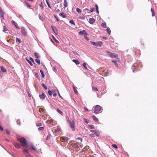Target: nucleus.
<instances>
[{"label": "nucleus", "instance_id": "17", "mask_svg": "<svg viewBox=\"0 0 157 157\" xmlns=\"http://www.w3.org/2000/svg\"><path fill=\"white\" fill-rule=\"evenodd\" d=\"M72 61L75 63L76 65H78L79 64V61L77 59H73Z\"/></svg>", "mask_w": 157, "mask_h": 157}, {"label": "nucleus", "instance_id": "45", "mask_svg": "<svg viewBox=\"0 0 157 157\" xmlns=\"http://www.w3.org/2000/svg\"><path fill=\"white\" fill-rule=\"evenodd\" d=\"M46 3H47V5H48V7L49 8H51V6H50V4H49V3L48 2V0H46Z\"/></svg>", "mask_w": 157, "mask_h": 157}, {"label": "nucleus", "instance_id": "14", "mask_svg": "<svg viewBox=\"0 0 157 157\" xmlns=\"http://www.w3.org/2000/svg\"><path fill=\"white\" fill-rule=\"evenodd\" d=\"M39 97L41 99H44L45 98V95L44 93H43L42 94L39 95Z\"/></svg>", "mask_w": 157, "mask_h": 157}, {"label": "nucleus", "instance_id": "49", "mask_svg": "<svg viewBox=\"0 0 157 157\" xmlns=\"http://www.w3.org/2000/svg\"><path fill=\"white\" fill-rule=\"evenodd\" d=\"M112 62L114 63V64L117 65V66H118V65L117 64V61L116 60H112Z\"/></svg>", "mask_w": 157, "mask_h": 157}, {"label": "nucleus", "instance_id": "19", "mask_svg": "<svg viewBox=\"0 0 157 157\" xmlns=\"http://www.w3.org/2000/svg\"><path fill=\"white\" fill-rule=\"evenodd\" d=\"M25 59L27 61V62L28 63L30 64V66H33V64L32 63V62H31L27 58H26Z\"/></svg>", "mask_w": 157, "mask_h": 157}, {"label": "nucleus", "instance_id": "18", "mask_svg": "<svg viewBox=\"0 0 157 157\" xmlns=\"http://www.w3.org/2000/svg\"><path fill=\"white\" fill-rule=\"evenodd\" d=\"M8 31V29L6 28V27L5 26L3 27V32L6 33H8L7 32Z\"/></svg>", "mask_w": 157, "mask_h": 157}, {"label": "nucleus", "instance_id": "40", "mask_svg": "<svg viewBox=\"0 0 157 157\" xmlns=\"http://www.w3.org/2000/svg\"><path fill=\"white\" fill-rule=\"evenodd\" d=\"M69 22L71 24H73L74 25H75V23L74 22V21H73V20H71L69 21Z\"/></svg>", "mask_w": 157, "mask_h": 157}, {"label": "nucleus", "instance_id": "4", "mask_svg": "<svg viewBox=\"0 0 157 157\" xmlns=\"http://www.w3.org/2000/svg\"><path fill=\"white\" fill-rule=\"evenodd\" d=\"M90 42L94 45L96 46H101L103 44L102 42L101 41H98L97 42H94L90 41Z\"/></svg>", "mask_w": 157, "mask_h": 157}, {"label": "nucleus", "instance_id": "25", "mask_svg": "<svg viewBox=\"0 0 157 157\" xmlns=\"http://www.w3.org/2000/svg\"><path fill=\"white\" fill-rule=\"evenodd\" d=\"M101 26L103 28H106L107 27L106 25V23L105 22L102 23L101 24Z\"/></svg>", "mask_w": 157, "mask_h": 157}, {"label": "nucleus", "instance_id": "37", "mask_svg": "<svg viewBox=\"0 0 157 157\" xmlns=\"http://www.w3.org/2000/svg\"><path fill=\"white\" fill-rule=\"evenodd\" d=\"M23 152L26 155L28 154V151L25 149L23 150Z\"/></svg>", "mask_w": 157, "mask_h": 157}, {"label": "nucleus", "instance_id": "48", "mask_svg": "<svg viewBox=\"0 0 157 157\" xmlns=\"http://www.w3.org/2000/svg\"><path fill=\"white\" fill-rule=\"evenodd\" d=\"M29 60H30V61L32 62V63H35L34 61L32 58L30 57L29 58Z\"/></svg>", "mask_w": 157, "mask_h": 157}, {"label": "nucleus", "instance_id": "46", "mask_svg": "<svg viewBox=\"0 0 157 157\" xmlns=\"http://www.w3.org/2000/svg\"><path fill=\"white\" fill-rule=\"evenodd\" d=\"M84 37L85 39L87 41L89 40V38L87 36V35H84Z\"/></svg>", "mask_w": 157, "mask_h": 157}, {"label": "nucleus", "instance_id": "38", "mask_svg": "<svg viewBox=\"0 0 157 157\" xmlns=\"http://www.w3.org/2000/svg\"><path fill=\"white\" fill-rule=\"evenodd\" d=\"M76 11L78 13H81V10L78 8H77L76 9Z\"/></svg>", "mask_w": 157, "mask_h": 157}, {"label": "nucleus", "instance_id": "30", "mask_svg": "<svg viewBox=\"0 0 157 157\" xmlns=\"http://www.w3.org/2000/svg\"><path fill=\"white\" fill-rule=\"evenodd\" d=\"M57 111L61 115H63V113L59 109H56Z\"/></svg>", "mask_w": 157, "mask_h": 157}, {"label": "nucleus", "instance_id": "20", "mask_svg": "<svg viewBox=\"0 0 157 157\" xmlns=\"http://www.w3.org/2000/svg\"><path fill=\"white\" fill-rule=\"evenodd\" d=\"M92 118L93 120L96 122H98V118L94 115L92 116Z\"/></svg>", "mask_w": 157, "mask_h": 157}, {"label": "nucleus", "instance_id": "62", "mask_svg": "<svg viewBox=\"0 0 157 157\" xmlns=\"http://www.w3.org/2000/svg\"><path fill=\"white\" fill-rule=\"evenodd\" d=\"M52 94H53V96L54 97H55L56 96V95H57V94L56 93H52Z\"/></svg>", "mask_w": 157, "mask_h": 157}, {"label": "nucleus", "instance_id": "24", "mask_svg": "<svg viewBox=\"0 0 157 157\" xmlns=\"http://www.w3.org/2000/svg\"><path fill=\"white\" fill-rule=\"evenodd\" d=\"M1 70L3 72H6V69L4 67H3L2 66H1Z\"/></svg>", "mask_w": 157, "mask_h": 157}, {"label": "nucleus", "instance_id": "35", "mask_svg": "<svg viewBox=\"0 0 157 157\" xmlns=\"http://www.w3.org/2000/svg\"><path fill=\"white\" fill-rule=\"evenodd\" d=\"M35 61L36 62V63H37V64H38V65H40V61L39 59H35Z\"/></svg>", "mask_w": 157, "mask_h": 157}, {"label": "nucleus", "instance_id": "9", "mask_svg": "<svg viewBox=\"0 0 157 157\" xmlns=\"http://www.w3.org/2000/svg\"><path fill=\"white\" fill-rule=\"evenodd\" d=\"M60 140L62 142H66L68 140V138L65 136L61 137Z\"/></svg>", "mask_w": 157, "mask_h": 157}, {"label": "nucleus", "instance_id": "2", "mask_svg": "<svg viewBox=\"0 0 157 157\" xmlns=\"http://www.w3.org/2000/svg\"><path fill=\"white\" fill-rule=\"evenodd\" d=\"M102 109V107H101L100 105H96L94 108V113L96 114H97L98 112Z\"/></svg>", "mask_w": 157, "mask_h": 157}, {"label": "nucleus", "instance_id": "59", "mask_svg": "<svg viewBox=\"0 0 157 157\" xmlns=\"http://www.w3.org/2000/svg\"><path fill=\"white\" fill-rule=\"evenodd\" d=\"M6 133L7 134H8V135H10V132L8 129H6Z\"/></svg>", "mask_w": 157, "mask_h": 157}, {"label": "nucleus", "instance_id": "1", "mask_svg": "<svg viewBox=\"0 0 157 157\" xmlns=\"http://www.w3.org/2000/svg\"><path fill=\"white\" fill-rule=\"evenodd\" d=\"M17 141L20 142L23 146H27V142L26 140L24 138H18L17 139Z\"/></svg>", "mask_w": 157, "mask_h": 157}, {"label": "nucleus", "instance_id": "33", "mask_svg": "<svg viewBox=\"0 0 157 157\" xmlns=\"http://www.w3.org/2000/svg\"><path fill=\"white\" fill-rule=\"evenodd\" d=\"M82 66L86 70H88L86 66V63H83L82 64Z\"/></svg>", "mask_w": 157, "mask_h": 157}, {"label": "nucleus", "instance_id": "7", "mask_svg": "<svg viewBox=\"0 0 157 157\" xmlns=\"http://www.w3.org/2000/svg\"><path fill=\"white\" fill-rule=\"evenodd\" d=\"M90 131L93 133L97 136H98L100 135L99 132L97 130H91Z\"/></svg>", "mask_w": 157, "mask_h": 157}, {"label": "nucleus", "instance_id": "50", "mask_svg": "<svg viewBox=\"0 0 157 157\" xmlns=\"http://www.w3.org/2000/svg\"><path fill=\"white\" fill-rule=\"evenodd\" d=\"M112 146L113 147H114V148H117L118 147L117 146V145L116 144H113L112 145Z\"/></svg>", "mask_w": 157, "mask_h": 157}, {"label": "nucleus", "instance_id": "57", "mask_svg": "<svg viewBox=\"0 0 157 157\" xmlns=\"http://www.w3.org/2000/svg\"><path fill=\"white\" fill-rule=\"evenodd\" d=\"M66 118H67V122L68 123H69V121H70L69 118V117H67Z\"/></svg>", "mask_w": 157, "mask_h": 157}, {"label": "nucleus", "instance_id": "61", "mask_svg": "<svg viewBox=\"0 0 157 157\" xmlns=\"http://www.w3.org/2000/svg\"><path fill=\"white\" fill-rule=\"evenodd\" d=\"M90 136L91 137H94V134L91 133L90 135Z\"/></svg>", "mask_w": 157, "mask_h": 157}, {"label": "nucleus", "instance_id": "6", "mask_svg": "<svg viewBox=\"0 0 157 157\" xmlns=\"http://www.w3.org/2000/svg\"><path fill=\"white\" fill-rule=\"evenodd\" d=\"M21 32L22 35H24L25 36L27 33V31L25 29V28L24 27H21Z\"/></svg>", "mask_w": 157, "mask_h": 157}, {"label": "nucleus", "instance_id": "47", "mask_svg": "<svg viewBox=\"0 0 157 157\" xmlns=\"http://www.w3.org/2000/svg\"><path fill=\"white\" fill-rule=\"evenodd\" d=\"M46 122L48 124H51L52 123V122L51 121H50V120H47L46 121Z\"/></svg>", "mask_w": 157, "mask_h": 157}, {"label": "nucleus", "instance_id": "15", "mask_svg": "<svg viewBox=\"0 0 157 157\" xmlns=\"http://www.w3.org/2000/svg\"><path fill=\"white\" fill-rule=\"evenodd\" d=\"M72 146L74 148H77L78 147V145L75 143H72Z\"/></svg>", "mask_w": 157, "mask_h": 157}, {"label": "nucleus", "instance_id": "63", "mask_svg": "<svg viewBox=\"0 0 157 157\" xmlns=\"http://www.w3.org/2000/svg\"><path fill=\"white\" fill-rule=\"evenodd\" d=\"M50 138V135H48L47 137L46 138V140H48V139H49V138Z\"/></svg>", "mask_w": 157, "mask_h": 157}, {"label": "nucleus", "instance_id": "41", "mask_svg": "<svg viewBox=\"0 0 157 157\" xmlns=\"http://www.w3.org/2000/svg\"><path fill=\"white\" fill-rule=\"evenodd\" d=\"M136 69L135 65V66H132V69L133 71V72H134V71Z\"/></svg>", "mask_w": 157, "mask_h": 157}, {"label": "nucleus", "instance_id": "60", "mask_svg": "<svg viewBox=\"0 0 157 157\" xmlns=\"http://www.w3.org/2000/svg\"><path fill=\"white\" fill-rule=\"evenodd\" d=\"M73 53L74 54V55H77V56H79V55L76 52H75V51H73Z\"/></svg>", "mask_w": 157, "mask_h": 157}, {"label": "nucleus", "instance_id": "10", "mask_svg": "<svg viewBox=\"0 0 157 157\" xmlns=\"http://www.w3.org/2000/svg\"><path fill=\"white\" fill-rule=\"evenodd\" d=\"M79 34L80 35H87V34L86 32V31L84 30H83L81 31H80L79 32Z\"/></svg>", "mask_w": 157, "mask_h": 157}, {"label": "nucleus", "instance_id": "26", "mask_svg": "<svg viewBox=\"0 0 157 157\" xmlns=\"http://www.w3.org/2000/svg\"><path fill=\"white\" fill-rule=\"evenodd\" d=\"M40 72L41 74L42 77L43 78H44V77L45 75L44 74V73L43 71L42 70H40Z\"/></svg>", "mask_w": 157, "mask_h": 157}, {"label": "nucleus", "instance_id": "64", "mask_svg": "<svg viewBox=\"0 0 157 157\" xmlns=\"http://www.w3.org/2000/svg\"><path fill=\"white\" fill-rule=\"evenodd\" d=\"M26 156L27 157H33L32 156H31L30 155H29L28 154L26 155Z\"/></svg>", "mask_w": 157, "mask_h": 157}, {"label": "nucleus", "instance_id": "31", "mask_svg": "<svg viewBox=\"0 0 157 157\" xmlns=\"http://www.w3.org/2000/svg\"><path fill=\"white\" fill-rule=\"evenodd\" d=\"M52 38L53 40L57 43H59V42L57 40L56 38L54 37V36H52Z\"/></svg>", "mask_w": 157, "mask_h": 157}, {"label": "nucleus", "instance_id": "21", "mask_svg": "<svg viewBox=\"0 0 157 157\" xmlns=\"http://www.w3.org/2000/svg\"><path fill=\"white\" fill-rule=\"evenodd\" d=\"M25 2L27 6L29 8H30L31 6L30 4L29 3L27 0H25Z\"/></svg>", "mask_w": 157, "mask_h": 157}, {"label": "nucleus", "instance_id": "22", "mask_svg": "<svg viewBox=\"0 0 157 157\" xmlns=\"http://www.w3.org/2000/svg\"><path fill=\"white\" fill-rule=\"evenodd\" d=\"M15 147L17 149H19V148H20V147H21L20 144L18 143H16L15 144Z\"/></svg>", "mask_w": 157, "mask_h": 157}, {"label": "nucleus", "instance_id": "34", "mask_svg": "<svg viewBox=\"0 0 157 157\" xmlns=\"http://www.w3.org/2000/svg\"><path fill=\"white\" fill-rule=\"evenodd\" d=\"M108 33L110 35L111 33V30L108 27L106 29Z\"/></svg>", "mask_w": 157, "mask_h": 157}, {"label": "nucleus", "instance_id": "44", "mask_svg": "<svg viewBox=\"0 0 157 157\" xmlns=\"http://www.w3.org/2000/svg\"><path fill=\"white\" fill-rule=\"evenodd\" d=\"M84 121L85 122L86 124H88L89 123V120L84 118H83Z\"/></svg>", "mask_w": 157, "mask_h": 157}, {"label": "nucleus", "instance_id": "52", "mask_svg": "<svg viewBox=\"0 0 157 157\" xmlns=\"http://www.w3.org/2000/svg\"><path fill=\"white\" fill-rule=\"evenodd\" d=\"M48 93L49 95L51 96L52 95V92L51 90H49Z\"/></svg>", "mask_w": 157, "mask_h": 157}, {"label": "nucleus", "instance_id": "53", "mask_svg": "<svg viewBox=\"0 0 157 157\" xmlns=\"http://www.w3.org/2000/svg\"><path fill=\"white\" fill-rule=\"evenodd\" d=\"M92 89L95 91H97L98 90L97 88L95 87H92Z\"/></svg>", "mask_w": 157, "mask_h": 157}, {"label": "nucleus", "instance_id": "39", "mask_svg": "<svg viewBox=\"0 0 157 157\" xmlns=\"http://www.w3.org/2000/svg\"><path fill=\"white\" fill-rule=\"evenodd\" d=\"M42 86L44 87V88L45 89H47V88L46 86L45 85L44 83H42L41 84Z\"/></svg>", "mask_w": 157, "mask_h": 157}, {"label": "nucleus", "instance_id": "8", "mask_svg": "<svg viewBox=\"0 0 157 157\" xmlns=\"http://www.w3.org/2000/svg\"><path fill=\"white\" fill-rule=\"evenodd\" d=\"M12 24L14 25V26L15 27L18 29H20V27L18 26L17 25V23L14 21L13 20H12L11 21Z\"/></svg>", "mask_w": 157, "mask_h": 157}, {"label": "nucleus", "instance_id": "16", "mask_svg": "<svg viewBox=\"0 0 157 157\" xmlns=\"http://www.w3.org/2000/svg\"><path fill=\"white\" fill-rule=\"evenodd\" d=\"M34 55L35 57L37 58L38 59L40 57V56L39 55V54L37 52H35L34 53Z\"/></svg>", "mask_w": 157, "mask_h": 157}, {"label": "nucleus", "instance_id": "56", "mask_svg": "<svg viewBox=\"0 0 157 157\" xmlns=\"http://www.w3.org/2000/svg\"><path fill=\"white\" fill-rule=\"evenodd\" d=\"M94 8H91L90 9V11L89 12V13H91V12H93V11H94Z\"/></svg>", "mask_w": 157, "mask_h": 157}, {"label": "nucleus", "instance_id": "55", "mask_svg": "<svg viewBox=\"0 0 157 157\" xmlns=\"http://www.w3.org/2000/svg\"><path fill=\"white\" fill-rule=\"evenodd\" d=\"M79 18L80 19H81L82 20H84L85 19V17H79Z\"/></svg>", "mask_w": 157, "mask_h": 157}, {"label": "nucleus", "instance_id": "43", "mask_svg": "<svg viewBox=\"0 0 157 157\" xmlns=\"http://www.w3.org/2000/svg\"><path fill=\"white\" fill-rule=\"evenodd\" d=\"M44 128L43 127H40L38 128V130L39 131H42L44 130Z\"/></svg>", "mask_w": 157, "mask_h": 157}, {"label": "nucleus", "instance_id": "11", "mask_svg": "<svg viewBox=\"0 0 157 157\" xmlns=\"http://www.w3.org/2000/svg\"><path fill=\"white\" fill-rule=\"evenodd\" d=\"M51 27H52V29L54 32L56 34H57L58 30L56 29V27L55 26H53L51 25Z\"/></svg>", "mask_w": 157, "mask_h": 157}, {"label": "nucleus", "instance_id": "58", "mask_svg": "<svg viewBox=\"0 0 157 157\" xmlns=\"http://www.w3.org/2000/svg\"><path fill=\"white\" fill-rule=\"evenodd\" d=\"M54 17L55 18H56V20L57 21H59V19L57 17V16H56V15H54Z\"/></svg>", "mask_w": 157, "mask_h": 157}, {"label": "nucleus", "instance_id": "28", "mask_svg": "<svg viewBox=\"0 0 157 157\" xmlns=\"http://www.w3.org/2000/svg\"><path fill=\"white\" fill-rule=\"evenodd\" d=\"M16 42H18L19 43H21V41L20 39L18 37L16 38Z\"/></svg>", "mask_w": 157, "mask_h": 157}, {"label": "nucleus", "instance_id": "5", "mask_svg": "<svg viewBox=\"0 0 157 157\" xmlns=\"http://www.w3.org/2000/svg\"><path fill=\"white\" fill-rule=\"evenodd\" d=\"M106 52L111 58H116L118 56L115 53H112L108 51H106Z\"/></svg>", "mask_w": 157, "mask_h": 157}, {"label": "nucleus", "instance_id": "32", "mask_svg": "<svg viewBox=\"0 0 157 157\" xmlns=\"http://www.w3.org/2000/svg\"><path fill=\"white\" fill-rule=\"evenodd\" d=\"M38 17H39V19L40 20H41L42 21H43L44 20V17H42L40 15H39L38 16Z\"/></svg>", "mask_w": 157, "mask_h": 157}, {"label": "nucleus", "instance_id": "12", "mask_svg": "<svg viewBox=\"0 0 157 157\" xmlns=\"http://www.w3.org/2000/svg\"><path fill=\"white\" fill-rule=\"evenodd\" d=\"M95 21V20L93 18H90L89 19V23L91 24H94Z\"/></svg>", "mask_w": 157, "mask_h": 157}, {"label": "nucleus", "instance_id": "29", "mask_svg": "<svg viewBox=\"0 0 157 157\" xmlns=\"http://www.w3.org/2000/svg\"><path fill=\"white\" fill-rule=\"evenodd\" d=\"M95 8L97 12L98 13H99V11H98V5L97 4L95 5Z\"/></svg>", "mask_w": 157, "mask_h": 157}, {"label": "nucleus", "instance_id": "27", "mask_svg": "<svg viewBox=\"0 0 157 157\" xmlns=\"http://www.w3.org/2000/svg\"><path fill=\"white\" fill-rule=\"evenodd\" d=\"M27 146L29 147L30 148H31L32 150H33L35 151H36V149L33 146H32L31 147H29V145H27Z\"/></svg>", "mask_w": 157, "mask_h": 157}, {"label": "nucleus", "instance_id": "3", "mask_svg": "<svg viewBox=\"0 0 157 157\" xmlns=\"http://www.w3.org/2000/svg\"><path fill=\"white\" fill-rule=\"evenodd\" d=\"M69 125L71 128L72 131H74L75 130V122L74 120H72L69 121Z\"/></svg>", "mask_w": 157, "mask_h": 157}, {"label": "nucleus", "instance_id": "42", "mask_svg": "<svg viewBox=\"0 0 157 157\" xmlns=\"http://www.w3.org/2000/svg\"><path fill=\"white\" fill-rule=\"evenodd\" d=\"M89 127L91 128V129H94V126L93 125H89Z\"/></svg>", "mask_w": 157, "mask_h": 157}, {"label": "nucleus", "instance_id": "13", "mask_svg": "<svg viewBox=\"0 0 157 157\" xmlns=\"http://www.w3.org/2000/svg\"><path fill=\"white\" fill-rule=\"evenodd\" d=\"M59 15L63 18H65L67 17V15L63 12L59 14Z\"/></svg>", "mask_w": 157, "mask_h": 157}, {"label": "nucleus", "instance_id": "36", "mask_svg": "<svg viewBox=\"0 0 157 157\" xmlns=\"http://www.w3.org/2000/svg\"><path fill=\"white\" fill-rule=\"evenodd\" d=\"M73 89L74 91V92L75 94H77L78 93L77 91L75 89V86H73Z\"/></svg>", "mask_w": 157, "mask_h": 157}, {"label": "nucleus", "instance_id": "23", "mask_svg": "<svg viewBox=\"0 0 157 157\" xmlns=\"http://www.w3.org/2000/svg\"><path fill=\"white\" fill-rule=\"evenodd\" d=\"M63 6L65 7H66L67 6V3L66 0H64Z\"/></svg>", "mask_w": 157, "mask_h": 157}, {"label": "nucleus", "instance_id": "54", "mask_svg": "<svg viewBox=\"0 0 157 157\" xmlns=\"http://www.w3.org/2000/svg\"><path fill=\"white\" fill-rule=\"evenodd\" d=\"M36 125L37 127H39L42 126V124L41 123H37L36 124Z\"/></svg>", "mask_w": 157, "mask_h": 157}, {"label": "nucleus", "instance_id": "51", "mask_svg": "<svg viewBox=\"0 0 157 157\" xmlns=\"http://www.w3.org/2000/svg\"><path fill=\"white\" fill-rule=\"evenodd\" d=\"M76 140H79L81 142H82V139L81 137H78L76 139Z\"/></svg>", "mask_w": 157, "mask_h": 157}]
</instances>
